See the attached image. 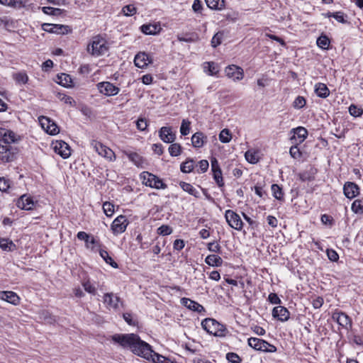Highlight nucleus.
I'll return each instance as SVG.
<instances>
[{
  "label": "nucleus",
  "instance_id": "nucleus-3",
  "mask_svg": "<svg viewBox=\"0 0 363 363\" xmlns=\"http://www.w3.org/2000/svg\"><path fill=\"white\" fill-rule=\"evenodd\" d=\"M202 328L209 334L216 337H225L227 328L223 324L213 318H206L201 322Z\"/></svg>",
  "mask_w": 363,
  "mask_h": 363
},
{
  "label": "nucleus",
  "instance_id": "nucleus-7",
  "mask_svg": "<svg viewBox=\"0 0 363 363\" xmlns=\"http://www.w3.org/2000/svg\"><path fill=\"white\" fill-rule=\"evenodd\" d=\"M225 218L228 224L233 229L240 231L243 228V222L240 216L232 210H227Z\"/></svg>",
  "mask_w": 363,
  "mask_h": 363
},
{
  "label": "nucleus",
  "instance_id": "nucleus-54",
  "mask_svg": "<svg viewBox=\"0 0 363 363\" xmlns=\"http://www.w3.org/2000/svg\"><path fill=\"white\" fill-rule=\"evenodd\" d=\"M197 38V35L193 34H186L185 37L181 36L179 35H177V39L180 42L191 43L194 42Z\"/></svg>",
  "mask_w": 363,
  "mask_h": 363
},
{
  "label": "nucleus",
  "instance_id": "nucleus-30",
  "mask_svg": "<svg viewBox=\"0 0 363 363\" xmlns=\"http://www.w3.org/2000/svg\"><path fill=\"white\" fill-rule=\"evenodd\" d=\"M205 262L212 267H220L223 264V259L216 255H209L205 259Z\"/></svg>",
  "mask_w": 363,
  "mask_h": 363
},
{
  "label": "nucleus",
  "instance_id": "nucleus-9",
  "mask_svg": "<svg viewBox=\"0 0 363 363\" xmlns=\"http://www.w3.org/2000/svg\"><path fill=\"white\" fill-rule=\"evenodd\" d=\"M42 29L48 33L65 35L71 33L72 29L68 26L52 23L42 24Z\"/></svg>",
  "mask_w": 363,
  "mask_h": 363
},
{
  "label": "nucleus",
  "instance_id": "nucleus-11",
  "mask_svg": "<svg viewBox=\"0 0 363 363\" xmlns=\"http://www.w3.org/2000/svg\"><path fill=\"white\" fill-rule=\"evenodd\" d=\"M39 122H40L41 127L48 133H49L50 135H55L59 133L58 126L50 118H49L46 116H40L39 118Z\"/></svg>",
  "mask_w": 363,
  "mask_h": 363
},
{
  "label": "nucleus",
  "instance_id": "nucleus-34",
  "mask_svg": "<svg viewBox=\"0 0 363 363\" xmlns=\"http://www.w3.org/2000/svg\"><path fill=\"white\" fill-rule=\"evenodd\" d=\"M100 256L104 259V260L108 264H110L111 267L114 268L118 267V264L113 261V259L111 258V257L109 256L108 252L105 250H99Z\"/></svg>",
  "mask_w": 363,
  "mask_h": 363
},
{
  "label": "nucleus",
  "instance_id": "nucleus-47",
  "mask_svg": "<svg viewBox=\"0 0 363 363\" xmlns=\"http://www.w3.org/2000/svg\"><path fill=\"white\" fill-rule=\"evenodd\" d=\"M349 112L351 116L354 117H359L362 115L363 109L360 107H358L356 105L352 104L349 107Z\"/></svg>",
  "mask_w": 363,
  "mask_h": 363
},
{
  "label": "nucleus",
  "instance_id": "nucleus-6",
  "mask_svg": "<svg viewBox=\"0 0 363 363\" xmlns=\"http://www.w3.org/2000/svg\"><path fill=\"white\" fill-rule=\"evenodd\" d=\"M142 178L143 183L148 186L155 188L157 189H164L167 187V184H164L162 179L155 176L153 174L147 172H144L142 174Z\"/></svg>",
  "mask_w": 363,
  "mask_h": 363
},
{
  "label": "nucleus",
  "instance_id": "nucleus-13",
  "mask_svg": "<svg viewBox=\"0 0 363 363\" xmlns=\"http://www.w3.org/2000/svg\"><path fill=\"white\" fill-rule=\"evenodd\" d=\"M128 224V221L124 216H119L113 221L111 229L114 234H120L123 233Z\"/></svg>",
  "mask_w": 363,
  "mask_h": 363
},
{
  "label": "nucleus",
  "instance_id": "nucleus-60",
  "mask_svg": "<svg viewBox=\"0 0 363 363\" xmlns=\"http://www.w3.org/2000/svg\"><path fill=\"white\" fill-rule=\"evenodd\" d=\"M227 359L232 363H240L241 358L234 352H229L226 354Z\"/></svg>",
  "mask_w": 363,
  "mask_h": 363
},
{
  "label": "nucleus",
  "instance_id": "nucleus-2",
  "mask_svg": "<svg viewBox=\"0 0 363 363\" xmlns=\"http://www.w3.org/2000/svg\"><path fill=\"white\" fill-rule=\"evenodd\" d=\"M0 160L9 162L14 160L18 153L17 147L13 145L17 140L16 134L10 130H0Z\"/></svg>",
  "mask_w": 363,
  "mask_h": 363
},
{
  "label": "nucleus",
  "instance_id": "nucleus-21",
  "mask_svg": "<svg viewBox=\"0 0 363 363\" xmlns=\"http://www.w3.org/2000/svg\"><path fill=\"white\" fill-rule=\"evenodd\" d=\"M0 299L7 301L14 306H16L20 302V298L13 291H0Z\"/></svg>",
  "mask_w": 363,
  "mask_h": 363
},
{
  "label": "nucleus",
  "instance_id": "nucleus-19",
  "mask_svg": "<svg viewBox=\"0 0 363 363\" xmlns=\"http://www.w3.org/2000/svg\"><path fill=\"white\" fill-rule=\"evenodd\" d=\"M55 150L63 158H67L71 155V150L69 145L62 140L56 141Z\"/></svg>",
  "mask_w": 363,
  "mask_h": 363
},
{
  "label": "nucleus",
  "instance_id": "nucleus-58",
  "mask_svg": "<svg viewBox=\"0 0 363 363\" xmlns=\"http://www.w3.org/2000/svg\"><path fill=\"white\" fill-rule=\"evenodd\" d=\"M128 158L132 162H133L137 166H140L143 162L142 157L136 152H132L129 154Z\"/></svg>",
  "mask_w": 363,
  "mask_h": 363
},
{
  "label": "nucleus",
  "instance_id": "nucleus-25",
  "mask_svg": "<svg viewBox=\"0 0 363 363\" xmlns=\"http://www.w3.org/2000/svg\"><path fill=\"white\" fill-rule=\"evenodd\" d=\"M150 62V57L145 52L138 53L134 59L135 65L141 69L146 67Z\"/></svg>",
  "mask_w": 363,
  "mask_h": 363
},
{
  "label": "nucleus",
  "instance_id": "nucleus-15",
  "mask_svg": "<svg viewBox=\"0 0 363 363\" xmlns=\"http://www.w3.org/2000/svg\"><path fill=\"white\" fill-rule=\"evenodd\" d=\"M225 72L229 78H232L234 81L241 80L244 77L243 69L235 65L228 66L225 69Z\"/></svg>",
  "mask_w": 363,
  "mask_h": 363
},
{
  "label": "nucleus",
  "instance_id": "nucleus-48",
  "mask_svg": "<svg viewBox=\"0 0 363 363\" xmlns=\"http://www.w3.org/2000/svg\"><path fill=\"white\" fill-rule=\"evenodd\" d=\"M103 210L108 217H111L114 213V206L110 202H104L103 203Z\"/></svg>",
  "mask_w": 363,
  "mask_h": 363
},
{
  "label": "nucleus",
  "instance_id": "nucleus-56",
  "mask_svg": "<svg viewBox=\"0 0 363 363\" xmlns=\"http://www.w3.org/2000/svg\"><path fill=\"white\" fill-rule=\"evenodd\" d=\"M172 233V229L170 226L162 225L157 228V233L160 235H168Z\"/></svg>",
  "mask_w": 363,
  "mask_h": 363
},
{
  "label": "nucleus",
  "instance_id": "nucleus-33",
  "mask_svg": "<svg viewBox=\"0 0 363 363\" xmlns=\"http://www.w3.org/2000/svg\"><path fill=\"white\" fill-rule=\"evenodd\" d=\"M351 209L354 213L362 214L363 213V198L354 200L352 204Z\"/></svg>",
  "mask_w": 363,
  "mask_h": 363
},
{
  "label": "nucleus",
  "instance_id": "nucleus-14",
  "mask_svg": "<svg viewBox=\"0 0 363 363\" xmlns=\"http://www.w3.org/2000/svg\"><path fill=\"white\" fill-rule=\"evenodd\" d=\"M332 318L342 328L347 330L352 328V320L345 313L335 312Z\"/></svg>",
  "mask_w": 363,
  "mask_h": 363
},
{
  "label": "nucleus",
  "instance_id": "nucleus-52",
  "mask_svg": "<svg viewBox=\"0 0 363 363\" xmlns=\"http://www.w3.org/2000/svg\"><path fill=\"white\" fill-rule=\"evenodd\" d=\"M306 101L303 96H298L293 103V106L296 109H300L306 106Z\"/></svg>",
  "mask_w": 363,
  "mask_h": 363
},
{
  "label": "nucleus",
  "instance_id": "nucleus-32",
  "mask_svg": "<svg viewBox=\"0 0 363 363\" xmlns=\"http://www.w3.org/2000/svg\"><path fill=\"white\" fill-rule=\"evenodd\" d=\"M0 248L5 251L11 252L16 249V245L9 239L0 238Z\"/></svg>",
  "mask_w": 363,
  "mask_h": 363
},
{
  "label": "nucleus",
  "instance_id": "nucleus-22",
  "mask_svg": "<svg viewBox=\"0 0 363 363\" xmlns=\"http://www.w3.org/2000/svg\"><path fill=\"white\" fill-rule=\"evenodd\" d=\"M181 303L192 311L201 313L205 311L203 306L188 298H182L181 299Z\"/></svg>",
  "mask_w": 363,
  "mask_h": 363
},
{
  "label": "nucleus",
  "instance_id": "nucleus-37",
  "mask_svg": "<svg viewBox=\"0 0 363 363\" xmlns=\"http://www.w3.org/2000/svg\"><path fill=\"white\" fill-rule=\"evenodd\" d=\"M272 191L273 196L279 201L284 200V193L282 189L278 184H272Z\"/></svg>",
  "mask_w": 363,
  "mask_h": 363
},
{
  "label": "nucleus",
  "instance_id": "nucleus-12",
  "mask_svg": "<svg viewBox=\"0 0 363 363\" xmlns=\"http://www.w3.org/2000/svg\"><path fill=\"white\" fill-rule=\"evenodd\" d=\"M97 87L100 93L108 96H115L120 91L118 87L109 82H100L97 84Z\"/></svg>",
  "mask_w": 363,
  "mask_h": 363
},
{
  "label": "nucleus",
  "instance_id": "nucleus-36",
  "mask_svg": "<svg viewBox=\"0 0 363 363\" xmlns=\"http://www.w3.org/2000/svg\"><path fill=\"white\" fill-rule=\"evenodd\" d=\"M317 45L323 50H328L330 45V40L325 35H321L316 41Z\"/></svg>",
  "mask_w": 363,
  "mask_h": 363
},
{
  "label": "nucleus",
  "instance_id": "nucleus-18",
  "mask_svg": "<svg viewBox=\"0 0 363 363\" xmlns=\"http://www.w3.org/2000/svg\"><path fill=\"white\" fill-rule=\"evenodd\" d=\"M343 193L347 199H352L359 194V188L355 183L347 182L343 186Z\"/></svg>",
  "mask_w": 363,
  "mask_h": 363
},
{
  "label": "nucleus",
  "instance_id": "nucleus-50",
  "mask_svg": "<svg viewBox=\"0 0 363 363\" xmlns=\"http://www.w3.org/2000/svg\"><path fill=\"white\" fill-rule=\"evenodd\" d=\"M190 121L183 119L180 127V133L182 135H187L190 130Z\"/></svg>",
  "mask_w": 363,
  "mask_h": 363
},
{
  "label": "nucleus",
  "instance_id": "nucleus-5",
  "mask_svg": "<svg viewBox=\"0 0 363 363\" xmlns=\"http://www.w3.org/2000/svg\"><path fill=\"white\" fill-rule=\"evenodd\" d=\"M247 343L250 347L257 351L270 353H273L277 351V347L274 345L259 338L250 337L247 340Z\"/></svg>",
  "mask_w": 363,
  "mask_h": 363
},
{
  "label": "nucleus",
  "instance_id": "nucleus-39",
  "mask_svg": "<svg viewBox=\"0 0 363 363\" xmlns=\"http://www.w3.org/2000/svg\"><path fill=\"white\" fill-rule=\"evenodd\" d=\"M58 79L60 80L59 84L63 86L69 87L72 86V79L69 74L62 73L58 76Z\"/></svg>",
  "mask_w": 363,
  "mask_h": 363
},
{
  "label": "nucleus",
  "instance_id": "nucleus-59",
  "mask_svg": "<svg viewBox=\"0 0 363 363\" xmlns=\"http://www.w3.org/2000/svg\"><path fill=\"white\" fill-rule=\"evenodd\" d=\"M83 286L84 290L88 292L89 294H91L92 295H96V289L94 286H93L89 281H85L83 283Z\"/></svg>",
  "mask_w": 363,
  "mask_h": 363
},
{
  "label": "nucleus",
  "instance_id": "nucleus-16",
  "mask_svg": "<svg viewBox=\"0 0 363 363\" xmlns=\"http://www.w3.org/2000/svg\"><path fill=\"white\" fill-rule=\"evenodd\" d=\"M104 303L108 310H116L118 308L121 299L113 293H106L104 295Z\"/></svg>",
  "mask_w": 363,
  "mask_h": 363
},
{
  "label": "nucleus",
  "instance_id": "nucleus-42",
  "mask_svg": "<svg viewBox=\"0 0 363 363\" xmlns=\"http://www.w3.org/2000/svg\"><path fill=\"white\" fill-rule=\"evenodd\" d=\"M245 159L251 164H255L258 162L259 158L255 152L247 150L245 154Z\"/></svg>",
  "mask_w": 363,
  "mask_h": 363
},
{
  "label": "nucleus",
  "instance_id": "nucleus-20",
  "mask_svg": "<svg viewBox=\"0 0 363 363\" xmlns=\"http://www.w3.org/2000/svg\"><path fill=\"white\" fill-rule=\"evenodd\" d=\"M272 315L279 320L284 322L289 320L290 313L286 308L279 306L273 308Z\"/></svg>",
  "mask_w": 363,
  "mask_h": 363
},
{
  "label": "nucleus",
  "instance_id": "nucleus-55",
  "mask_svg": "<svg viewBox=\"0 0 363 363\" xmlns=\"http://www.w3.org/2000/svg\"><path fill=\"white\" fill-rule=\"evenodd\" d=\"M14 79L18 82L22 84H26L28 81V75L24 72H19L13 76Z\"/></svg>",
  "mask_w": 363,
  "mask_h": 363
},
{
  "label": "nucleus",
  "instance_id": "nucleus-44",
  "mask_svg": "<svg viewBox=\"0 0 363 363\" xmlns=\"http://www.w3.org/2000/svg\"><path fill=\"white\" fill-rule=\"evenodd\" d=\"M219 140L223 143H226L230 141L231 135L228 129H223L219 134Z\"/></svg>",
  "mask_w": 363,
  "mask_h": 363
},
{
  "label": "nucleus",
  "instance_id": "nucleus-26",
  "mask_svg": "<svg viewBox=\"0 0 363 363\" xmlns=\"http://www.w3.org/2000/svg\"><path fill=\"white\" fill-rule=\"evenodd\" d=\"M206 142V137L201 132H196L191 137L192 145L194 147L199 148L203 146Z\"/></svg>",
  "mask_w": 363,
  "mask_h": 363
},
{
  "label": "nucleus",
  "instance_id": "nucleus-62",
  "mask_svg": "<svg viewBox=\"0 0 363 363\" xmlns=\"http://www.w3.org/2000/svg\"><path fill=\"white\" fill-rule=\"evenodd\" d=\"M123 319L130 325H135L137 321L133 318L131 313H125L123 314Z\"/></svg>",
  "mask_w": 363,
  "mask_h": 363
},
{
  "label": "nucleus",
  "instance_id": "nucleus-38",
  "mask_svg": "<svg viewBox=\"0 0 363 363\" xmlns=\"http://www.w3.org/2000/svg\"><path fill=\"white\" fill-rule=\"evenodd\" d=\"M293 145L291 147L289 150V154L291 157L294 159H300L302 157V152L300 149L298 147V143L296 142L295 143H292Z\"/></svg>",
  "mask_w": 363,
  "mask_h": 363
},
{
  "label": "nucleus",
  "instance_id": "nucleus-40",
  "mask_svg": "<svg viewBox=\"0 0 363 363\" xmlns=\"http://www.w3.org/2000/svg\"><path fill=\"white\" fill-rule=\"evenodd\" d=\"M169 152L172 157L179 156L182 153V146L179 143H173L169 147Z\"/></svg>",
  "mask_w": 363,
  "mask_h": 363
},
{
  "label": "nucleus",
  "instance_id": "nucleus-51",
  "mask_svg": "<svg viewBox=\"0 0 363 363\" xmlns=\"http://www.w3.org/2000/svg\"><path fill=\"white\" fill-rule=\"evenodd\" d=\"M58 99L61 101H63L65 104H69L72 106H75V101L74 100L69 96H67L64 94H60L59 93L58 94Z\"/></svg>",
  "mask_w": 363,
  "mask_h": 363
},
{
  "label": "nucleus",
  "instance_id": "nucleus-35",
  "mask_svg": "<svg viewBox=\"0 0 363 363\" xmlns=\"http://www.w3.org/2000/svg\"><path fill=\"white\" fill-rule=\"evenodd\" d=\"M194 167V162L192 159H188L182 163L180 169L184 173H189L193 171Z\"/></svg>",
  "mask_w": 363,
  "mask_h": 363
},
{
  "label": "nucleus",
  "instance_id": "nucleus-1",
  "mask_svg": "<svg viewBox=\"0 0 363 363\" xmlns=\"http://www.w3.org/2000/svg\"><path fill=\"white\" fill-rule=\"evenodd\" d=\"M111 339L123 348H129L134 354L147 360L151 359L154 363H177L174 359L154 352L149 344L141 340L135 334H115Z\"/></svg>",
  "mask_w": 363,
  "mask_h": 363
},
{
  "label": "nucleus",
  "instance_id": "nucleus-64",
  "mask_svg": "<svg viewBox=\"0 0 363 363\" xmlns=\"http://www.w3.org/2000/svg\"><path fill=\"white\" fill-rule=\"evenodd\" d=\"M10 187V181L4 177H0V191H6Z\"/></svg>",
  "mask_w": 363,
  "mask_h": 363
},
{
  "label": "nucleus",
  "instance_id": "nucleus-43",
  "mask_svg": "<svg viewBox=\"0 0 363 363\" xmlns=\"http://www.w3.org/2000/svg\"><path fill=\"white\" fill-rule=\"evenodd\" d=\"M223 35H224V33L222 31H219L218 33H216L212 40H211V45L213 47V48H216L217 46H218L219 45L221 44L222 43V40H223Z\"/></svg>",
  "mask_w": 363,
  "mask_h": 363
},
{
  "label": "nucleus",
  "instance_id": "nucleus-4",
  "mask_svg": "<svg viewBox=\"0 0 363 363\" xmlns=\"http://www.w3.org/2000/svg\"><path fill=\"white\" fill-rule=\"evenodd\" d=\"M108 50L107 43L101 35L94 36L87 46V51L91 55L100 56Z\"/></svg>",
  "mask_w": 363,
  "mask_h": 363
},
{
  "label": "nucleus",
  "instance_id": "nucleus-17",
  "mask_svg": "<svg viewBox=\"0 0 363 363\" xmlns=\"http://www.w3.org/2000/svg\"><path fill=\"white\" fill-rule=\"evenodd\" d=\"M291 131L294 133V135L290 138L291 143L297 142L298 144H301L308 136V130L302 126L293 128Z\"/></svg>",
  "mask_w": 363,
  "mask_h": 363
},
{
  "label": "nucleus",
  "instance_id": "nucleus-41",
  "mask_svg": "<svg viewBox=\"0 0 363 363\" xmlns=\"http://www.w3.org/2000/svg\"><path fill=\"white\" fill-rule=\"evenodd\" d=\"M213 179L216 181V184L219 187H223L224 186L223 179L222 176L221 169L212 171Z\"/></svg>",
  "mask_w": 363,
  "mask_h": 363
},
{
  "label": "nucleus",
  "instance_id": "nucleus-31",
  "mask_svg": "<svg viewBox=\"0 0 363 363\" xmlns=\"http://www.w3.org/2000/svg\"><path fill=\"white\" fill-rule=\"evenodd\" d=\"M208 8L213 10H222L225 7L224 0H205Z\"/></svg>",
  "mask_w": 363,
  "mask_h": 363
},
{
  "label": "nucleus",
  "instance_id": "nucleus-28",
  "mask_svg": "<svg viewBox=\"0 0 363 363\" xmlns=\"http://www.w3.org/2000/svg\"><path fill=\"white\" fill-rule=\"evenodd\" d=\"M179 186L183 191L187 192L190 195L194 196L196 198L200 197L199 192L191 184L185 182H180Z\"/></svg>",
  "mask_w": 363,
  "mask_h": 363
},
{
  "label": "nucleus",
  "instance_id": "nucleus-8",
  "mask_svg": "<svg viewBox=\"0 0 363 363\" xmlns=\"http://www.w3.org/2000/svg\"><path fill=\"white\" fill-rule=\"evenodd\" d=\"M91 145L95 149L99 155L108 159L110 161L116 160V155L113 151L109 147L104 145L102 143L93 140Z\"/></svg>",
  "mask_w": 363,
  "mask_h": 363
},
{
  "label": "nucleus",
  "instance_id": "nucleus-27",
  "mask_svg": "<svg viewBox=\"0 0 363 363\" xmlns=\"http://www.w3.org/2000/svg\"><path fill=\"white\" fill-rule=\"evenodd\" d=\"M161 27L160 24H145L141 26V30L146 35H155L160 33Z\"/></svg>",
  "mask_w": 363,
  "mask_h": 363
},
{
  "label": "nucleus",
  "instance_id": "nucleus-57",
  "mask_svg": "<svg viewBox=\"0 0 363 363\" xmlns=\"http://www.w3.org/2000/svg\"><path fill=\"white\" fill-rule=\"evenodd\" d=\"M43 11L45 13L52 15V16H57L61 13L60 9H56V8H52V7H50V6L43 7Z\"/></svg>",
  "mask_w": 363,
  "mask_h": 363
},
{
  "label": "nucleus",
  "instance_id": "nucleus-53",
  "mask_svg": "<svg viewBox=\"0 0 363 363\" xmlns=\"http://www.w3.org/2000/svg\"><path fill=\"white\" fill-rule=\"evenodd\" d=\"M328 17H333L338 22L345 23L346 21L345 20V14L341 11L335 12V13H328L327 14Z\"/></svg>",
  "mask_w": 363,
  "mask_h": 363
},
{
  "label": "nucleus",
  "instance_id": "nucleus-45",
  "mask_svg": "<svg viewBox=\"0 0 363 363\" xmlns=\"http://www.w3.org/2000/svg\"><path fill=\"white\" fill-rule=\"evenodd\" d=\"M299 178L303 182L312 181L314 179V172L311 168V172L305 171L299 174Z\"/></svg>",
  "mask_w": 363,
  "mask_h": 363
},
{
  "label": "nucleus",
  "instance_id": "nucleus-61",
  "mask_svg": "<svg viewBox=\"0 0 363 363\" xmlns=\"http://www.w3.org/2000/svg\"><path fill=\"white\" fill-rule=\"evenodd\" d=\"M137 128L141 131L146 130L147 127V121L145 118H138L136 121Z\"/></svg>",
  "mask_w": 363,
  "mask_h": 363
},
{
  "label": "nucleus",
  "instance_id": "nucleus-46",
  "mask_svg": "<svg viewBox=\"0 0 363 363\" xmlns=\"http://www.w3.org/2000/svg\"><path fill=\"white\" fill-rule=\"evenodd\" d=\"M136 8L133 4L126 5L123 7L122 12L126 16H132L136 13Z\"/></svg>",
  "mask_w": 363,
  "mask_h": 363
},
{
  "label": "nucleus",
  "instance_id": "nucleus-24",
  "mask_svg": "<svg viewBox=\"0 0 363 363\" xmlns=\"http://www.w3.org/2000/svg\"><path fill=\"white\" fill-rule=\"evenodd\" d=\"M159 136L163 142L167 143H173L176 138L175 134L172 132L169 127L161 128L159 131Z\"/></svg>",
  "mask_w": 363,
  "mask_h": 363
},
{
  "label": "nucleus",
  "instance_id": "nucleus-63",
  "mask_svg": "<svg viewBox=\"0 0 363 363\" xmlns=\"http://www.w3.org/2000/svg\"><path fill=\"white\" fill-rule=\"evenodd\" d=\"M208 250L213 252L220 253L221 247L218 242H212L208 244Z\"/></svg>",
  "mask_w": 363,
  "mask_h": 363
},
{
  "label": "nucleus",
  "instance_id": "nucleus-23",
  "mask_svg": "<svg viewBox=\"0 0 363 363\" xmlns=\"http://www.w3.org/2000/svg\"><path fill=\"white\" fill-rule=\"evenodd\" d=\"M17 206L21 209L30 211L34 208L35 203L31 197L24 194L18 200Z\"/></svg>",
  "mask_w": 363,
  "mask_h": 363
},
{
  "label": "nucleus",
  "instance_id": "nucleus-10",
  "mask_svg": "<svg viewBox=\"0 0 363 363\" xmlns=\"http://www.w3.org/2000/svg\"><path fill=\"white\" fill-rule=\"evenodd\" d=\"M77 238L85 242L86 248L94 250L95 247H101V243L99 240H96L92 235L88 234L84 231L79 232L77 235Z\"/></svg>",
  "mask_w": 363,
  "mask_h": 363
},
{
  "label": "nucleus",
  "instance_id": "nucleus-49",
  "mask_svg": "<svg viewBox=\"0 0 363 363\" xmlns=\"http://www.w3.org/2000/svg\"><path fill=\"white\" fill-rule=\"evenodd\" d=\"M0 4L15 8H20L22 6L21 0H0Z\"/></svg>",
  "mask_w": 363,
  "mask_h": 363
},
{
  "label": "nucleus",
  "instance_id": "nucleus-29",
  "mask_svg": "<svg viewBox=\"0 0 363 363\" xmlns=\"http://www.w3.org/2000/svg\"><path fill=\"white\" fill-rule=\"evenodd\" d=\"M315 92L318 96L321 98H326L330 94L328 86L323 83H318L315 84Z\"/></svg>",
  "mask_w": 363,
  "mask_h": 363
}]
</instances>
